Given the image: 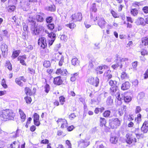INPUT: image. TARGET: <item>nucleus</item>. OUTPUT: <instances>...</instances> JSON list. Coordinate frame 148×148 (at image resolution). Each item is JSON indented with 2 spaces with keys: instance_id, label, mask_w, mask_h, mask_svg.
I'll return each mask as SVG.
<instances>
[{
  "instance_id": "cd10ccee",
  "label": "nucleus",
  "mask_w": 148,
  "mask_h": 148,
  "mask_svg": "<svg viewBox=\"0 0 148 148\" xmlns=\"http://www.w3.org/2000/svg\"><path fill=\"white\" fill-rule=\"evenodd\" d=\"M21 53L20 50H14L12 52L11 57L13 59H14L17 58Z\"/></svg>"
},
{
  "instance_id": "7ed1b4c3",
  "label": "nucleus",
  "mask_w": 148,
  "mask_h": 148,
  "mask_svg": "<svg viewBox=\"0 0 148 148\" xmlns=\"http://www.w3.org/2000/svg\"><path fill=\"white\" fill-rule=\"evenodd\" d=\"M121 123V121L118 118L112 119L109 121V128L112 129H116L120 125Z\"/></svg>"
},
{
  "instance_id": "680f3d73",
  "label": "nucleus",
  "mask_w": 148,
  "mask_h": 148,
  "mask_svg": "<svg viewBox=\"0 0 148 148\" xmlns=\"http://www.w3.org/2000/svg\"><path fill=\"white\" fill-rule=\"evenodd\" d=\"M121 78L122 79L127 78H128L127 74L125 72L122 73L121 75Z\"/></svg>"
},
{
  "instance_id": "3c124183",
  "label": "nucleus",
  "mask_w": 148,
  "mask_h": 148,
  "mask_svg": "<svg viewBox=\"0 0 148 148\" xmlns=\"http://www.w3.org/2000/svg\"><path fill=\"white\" fill-rule=\"evenodd\" d=\"M43 65L46 68H48L50 66L51 64L50 62L48 60H45L43 62Z\"/></svg>"
},
{
  "instance_id": "412c9836",
  "label": "nucleus",
  "mask_w": 148,
  "mask_h": 148,
  "mask_svg": "<svg viewBox=\"0 0 148 148\" xmlns=\"http://www.w3.org/2000/svg\"><path fill=\"white\" fill-rule=\"evenodd\" d=\"M44 27L40 25L38 27H36L33 30V34L35 35H38L39 34L42 30H43Z\"/></svg>"
},
{
  "instance_id": "de8ad7c7",
  "label": "nucleus",
  "mask_w": 148,
  "mask_h": 148,
  "mask_svg": "<svg viewBox=\"0 0 148 148\" xmlns=\"http://www.w3.org/2000/svg\"><path fill=\"white\" fill-rule=\"evenodd\" d=\"M1 84L4 88H8V86L6 84V81L4 78L2 79L1 82Z\"/></svg>"
},
{
  "instance_id": "7c9ffc66",
  "label": "nucleus",
  "mask_w": 148,
  "mask_h": 148,
  "mask_svg": "<svg viewBox=\"0 0 148 148\" xmlns=\"http://www.w3.org/2000/svg\"><path fill=\"white\" fill-rule=\"evenodd\" d=\"M118 138L116 136H111L110 138V142L112 143L115 144L117 142Z\"/></svg>"
},
{
  "instance_id": "a878e982",
  "label": "nucleus",
  "mask_w": 148,
  "mask_h": 148,
  "mask_svg": "<svg viewBox=\"0 0 148 148\" xmlns=\"http://www.w3.org/2000/svg\"><path fill=\"white\" fill-rule=\"evenodd\" d=\"M130 84L129 82H126L122 84L121 89L123 90H126L130 88Z\"/></svg>"
},
{
  "instance_id": "2f4dec72",
  "label": "nucleus",
  "mask_w": 148,
  "mask_h": 148,
  "mask_svg": "<svg viewBox=\"0 0 148 148\" xmlns=\"http://www.w3.org/2000/svg\"><path fill=\"white\" fill-rule=\"evenodd\" d=\"M130 13L132 15L134 16L138 15V12L137 9L135 8H132L130 10Z\"/></svg>"
},
{
  "instance_id": "69168bd1",
  "label": "nucleus",
  "mask_w": 148,
  "mask_h": 148,
  "mask_svg": "<svg viewBox=\"0 0 148 148\" xmlns=\"http://www.w3.org/2000/svg\"><path fill=\"white\" fill-rule=\"evenodd\" d=\"M133 86H137L138 84V81L137 79H134L132 82Z\"/></svg>"
},
{
  "instance_id": "49530a36",
  "label": "nucleus",
  "mask_w": 148,
  "mask_h": 148,
  "mask_svg": "<svg viewBox=\"0 0 148 148\" xmlns=\"http://www.w3.org/2000/svg\"><path fill=\"white\" fill-rule=\"evenodd\" d=\"M66 26L71 29H73L75 27L76 25L73 23H69L66 25Z\"/></svg>"
},
{
  "instance_id": "f8f14e48",
  "label": "nucleus",
  "mask_w": 148,
  "mask_h": 148,
  "mask_svg": "<svg viewBox=\"0 0 148 148\" xmlns=\"http://www.w3.org/2000/svg\"><path fill=\"white\" fill-rule=\"evenodd\" d=\"M38 44L42 49H45L47 48V44L46 38L42 37L39 38L38 40Z\"/></svg>"
},
{
  "instance_id": "4be33fe9",
  "label": "nucleus",
  "mask_w": 148,
  "mask_h": 148,
  "mask_svg": "<svg viewBox=\"0 0 148 148\" xmlns=\"http://www.w3.org/2000/svg\"><path fill=\"white\" fill-rule=\"evenodd\" d=\"M96 3H94L92 4V6L90 9L91 11L90 13V17L92 19L95 17V15H93V12H96L97 11V9L96 8Z\"/></svg>"
},
{
  "instance_id": "f704fd0d",
  "label": "nucleus",
  "mask_w": 148,
  "mask_h": 148,
  "mask_svg": "<svg viewBox=\"0 0 148 148\" xmlns=\"http://www.w3.org/2000/svg\"><path fill=\"white\" fill-rule=\"evenodd\" d=\"M141 55L143 57L148 55V51L145 48L143 49L140 51Z\"/></svg>"
},
{
  "instance_id": "052dcab7",
  "label": "nucleus",
  "mask_w": 148,
  "mask_h": 148,
  "mask_svg": "<svg viewBox=\"0 0 148 148\" xmlns=\"http://www.w3.org/2000/svg\"><path fill=\"white\" fill-rule=\"evenodd\" d=\"M40 143L41 144H47V145L49 143V140L47 139H44L40 141Z\"/></svg>"
},
{
  "instance_id": "0e129e2a",
  "label": "nucleus",
  "mask_w": 148,
  "mask_h": 148,
  "mask_svg": "<svg viewBox=\"0 0 148 148\" xmlns=\"http://www.w3.org/2000/svg\"><path fill=\"white\" fill-rule=\"evenodd\" d=\"M141 110V108L139 106H137L136 107L135 111L136 114H137L140 112Z\"/></svg>"
},
{
  "instance_id": "6e6552de",
  "label": "nucleus",
  "mask_w": 148,
  "mask_h": 148,
  "mask_svg": "<svg viewBox=\"0 0 148 148\" xmlns=\"http://www.w3.org/2000/svg\"><path fill=\"white\" fill-rule=\"evenodd\" d=\"M83 18L82 13L80 12H75L72 15L71 18L74 22H79L81 21Z\"/></svg>"
},
{
  "instance_id": "dca6fc26",
  "label": "nucleus",
  "mask_w": 148,
  "mask_h": 148,
  "mask_svg": "<svg viewBox=\"0 0 148 148\" xmlns=\"http://www.w3.org/2000/svg\"><path fill=\"white\" fill-rule=\"evenodd\" d=\"M63 81L60 76H58L53 78V83L56 86H60L63 84Z\"/></svg>"
},
{
  "instance_id": "c85d7f7f",
  "label": "nucleus",
  "mask_w": 148,
  "mask_h": 148,
  "mask_svg": "<svg viewBox=\"0 0 148 148\" xmlns=\"http://www.w3.org/2000/svg\"><path fill=\"white\" fill-rule=\"evenodd\" d=\"M106 121L105 118L102 117L100 118L99 126L100 127L106 126Z\"/></svg>"
},
{
  "instance_id": "20e7f679",
  "label": "nucleus",
  "mask_w": 148,
  "mask_h": 148,
  "mask_svg": "<svg viewBox=\"0 0 148 148\" xmlns=\"http://www.w3.org/2000/svg\"><path fill=\"white\" fill-rule=\"evenodd\" d=\"M94 21H97V25L101 29L104 28L107 23L105 19L103 17L96 16Z\"/></svg>"
},
{
  "instance_id": "e2e57ef3",
  "label": "nucleus",
  "mask_w": 148,
  "mask_h": 148,
  "mask_svg": "<svg viewBox=\"0 0 148 148\" xmlns=\"http://www.w3.org/2000/svg\"><path fill=\"white\" fill-rule=\"evenodd\" d=\"M23 29L24 31L25 32H28V27L25 23H23Z\"/></svg>"
},
{
  "instance_id": "0eeeda50",
  "label": "nucleus",
  "mask_w": 148,
  "mask_h": 148,
  "mask_svg": "<svg viewBox=\"0 0 148 148\" xmlns=\"http://www.w3.org/2000/svg\"><path fill=\"white\" fill-rule=\"evenodd\" d=\"M126 142L128 144L130 145L135 143L137 141V140L134 136L132 134L127 133L126 135Z\"/></svg>"
},
{
  "instance_id": "37998d69",
  "label": "nucleus",
  "mask_w": 148,
  "mask_h": 148,
  "mask_svg": "<svg viewBox=\"0 0 148 148\" xmlns=\"http://www.w3.org/2000/svg\"><path fill=\"white\" fill-rule=\"evenodd\" d=\"M8 7L7 11L8 12H13L16 9V7L13 5L9 6Z\"/></svg>"
},
{
  "instance_id": "c756f323",
  "label": "nucleus",
  "mask_w": 148,
  "mask_h": 148,
  "mask_svg": "<svg viewBox=\"0 0 148 148\" xmlns=\"http://www.w3.org/2000/svg\"><path fill=\"white\" fill-rule=\"evenodd\" d=\"M134 121L138 124H139L142 121V115L141 114L138 113L137 116L135 117Z\"/></svg>"
},
{
  "instance_id": "c9c22d12",
  "label": "nucleus",
  "mask_w": 148,
  "mask_h": 148,
  "mask_svg": "<svg viewBox=\"0 0 148 148\" xmlns=\"http://www.w3.org/2000/svg\"><path fill=\"white\" fill-rule=\"evenodd\" d=\"M24 99L26 103L27 104H30L32 101L31 98L27 95L25 97Z\"/></svg>"
},
{
  "instance_id": "bf43d9fd",
  "label": "nucleus",
  "mask_w": 148,
  "mask_h": 148,
  "mask_svg": "<svg viewBox=\"0 0 148 148\" xmlns=\"http://www.w3.org/2000/svg\"><path fill=\"white\" fill-rule=\"evenodd\" d=\"M65 144L68 146L67 148H72V144L69 140H67L66 141Z\"/></svg>"
},
{
  "instance_id": "bb28decb",
  "label": "nucleus",
  "mask_w": 148,
  "mask_h": 148,
  "mask_svg": "<svg viewBox=\"0 0 148 148\" xmlns=\"http://www.w3.org/2000/svg\"><path fill=\"white\" fill-rule=\"evenodd\" d=\"M17 147L18 148H20L18 140L14 141L12 143L10 144L8 147L9 148H16Z\"/></svg>"
},
{
  "instance_id": "5701e85b",
  "label": "nucleus",
  "mask_w": 148,
  "mask_h": 148,
  "mask_svg": "<svg viewBox=\"0 0 148 148\" xmlns=\"http://www.w3.org/2000/svg\"><path fill=\"white\" fill-rule=\"evenodd\" d=\"M67 71L65 69H62L60 68L57 69L56 73L58 75H62L65 76L66 75Z\"/></svg>"
},
{
  "instance_id": "864d4df0",
  "label": "nucleus",
  "mask_w": 148,
  "mask_h": 148,
  "mask_svg": "<svg viewBox=\"0 0 148 148\" xmlns=\"http://www.w3.org/2000/svg\"><path fill=\"white\" fill-rule=\"evenodd\" d=\"M53 20V17L52 16H49L47 17L46 19V21L47 23H50Z\"/></svg>"
},
{
  "instance_id": "4468645a",
  "label": "nucleus",
  "mask_w": 148,
  "mask_h": 148,
  "mask_svg": "<svg viewBox=\"0 0 148 148\" xmlns=\"http://www.w3.org/2000/svg\"><path fill=\"white\" fill-rule=\"evenodd\" d=\"M26 79L23 76H21L16 78L15 79V82L18 85L20 86H23V84L22 81L25 82Z\"/></svg>"
},
{
  "instance_id": "58836bf2",
  "label": "nucleus",
  "mask_w": 148,
  "mask_h": 148,
  "mask_svg": "<svg viewBox=\"0 0 148 148\" xmlns=\"http://www.w3.org/2000/svg\"><path fill=\"white\" fill-rule=\"evenodd\" d=\"M111 114V112L110 110H108L105 111L103 113V117L107 118L109 117Z\"/></svg>"
},
{
  "instance_id": "b1692460",
  "label": "nucleus",
  "mask_w": 148,
  "mask_h": 148,
  "mask_svg": "<svg viewBox=\"0 0 148 148\" xmlns=\"http://www.w3.org/2000/svg\"><path fill=\"white\" fill-rule=\"evenodd\" d=\"M18 113L20 115V118L21 119V121L23 122H24L26 118L25 114L23 111L20 108L18 109Z\"/></svg>"
},
{
  "instance_id": "1a4fd4ad",
  "label": "nucleus",
  "mask_w": 148,
  "mask_h": 148,
  "mask_svg": "<svg viewBox=\"0 0 148 148\" xmlns=\"http://www.w3.org/2000/svg\"><path fill=\"white\" fill-rule=\"evenodd\" d=\"M87 82L90 84L93 85L95 87L98 86L99 82V79L97 77L95 78L91 77H89L87 80Z\"/></svg>"
},
{
  "instance_id": "603ef678",
  "label": "nucleus",
  "mask_w": 148,
  "mask_h": 148,
  "mask_svg": "<svg viewBox=\"0 0 148 148\" xmlns=\"http://www.w3.org/2000/svg\"><path fill=\"white\" fill-rule=\"evenodd\" d=\"M48 10L50 12H54L56 10V7L54 5H50L48 7Z\"/></svg>"
},
{
  "instance_id": "473e14b6",
  "label": "nucleus",
  "mask_w": 148,
  "mask_h": 148,
  "mask_svg": "<svg viewBox=\"0 0 148 148\" xmlns=\"http://www.w3.org/2000/svg\"><path fill=\"white\" fill-rule=\"evenodd\" d=\"M48 34V36L52 39L55 40L56 37V34L53 32H51L49 33L48 32L47 33Z\"/></svg>"
},
{
  "instance_id": "423d86ee",
  "label": "nucleus",
  "mask_w": 148,
  "mask_h": 148,
  "mask_svg": "<svg viewBox=\"0 0 148 148\" xmlns=\"http://www.w3.org/2000/svg\"><path fill=\"white\" fill-rule=\"evenodd\" d=\"M58 127L62 129L67 127L68 123L67 120L64 118H59L56 121Z\"/></svg>"
},
{
  "instance_id": "39448f33",
  "label": "nucleus",
  "mask_w": 148,
  "mask_h": 148,
  "mask_svg": "<svg viewBox=\"0 0 148 148\" xmlns=\"http://www.w3.org/2000/svg\"><path fill=\"white\" fill-rule=\"evenodd\" d=\"M108 83L111 86L110 88V92L112 94H114L118 89L117 85V82L115 80H110L109 81Z\"/></svg>"
},
{
  "instance_id": "ddd939ff",
  "label": "nucleus",
  "mask_w": 148,
  "mask_h": 148,
  "mask_svg": "<svg viewBox=\"0 0 148 148\" xmlns=\"http://www.w3.org/2000/svg\"><path fill=\"white\" fill-rule=\"evenodd\" d=\"M89 144V142L86 139L81 140L78 142V147L81 148L86 147Z\"/></svg>"
},
{
  "instance_id": "09e8293b",
  "label": "nucleus",
  "mask_w": 148,
  "mask_h": 148,
  "mask_svg": "<svg viewBox=\"0 0 148 148\" xmlns=\"http://www.w3.org/2000/svg\"><path fill=\"white\" fill-rule=\"evenodd\" d=\"M64 34L62 35L61 36L60 38L61 39L64 40V41L66 40L67 39V32H64Z\"/></svg>"
},
{
  "instance_id": "9b49d317",
  "label": "nucleus",
  "mask_w": 148,
  "mask_h": 148,
  "mask_svg": "<svg viewBox=\"0 0 148 148\" xmlns=\"http://www.w3.org/2000/svg\"><path fill=\"white\" fill-rule=\"evenodd\" d=\"M138 25H141L143 26L148 24V17L144 18L143 17H139L138 18L136 22Z\"/></svg>"
},
{
  "instance_id": "6ab92c4d",
  "label": "nucleus",
  "mask_w": 148,
  "mask_h": 148,
  "mask_svg": "<svg viewBox=\"0 0 148 148\" xmlns=\"http://www.w3.org/2000/svg\"><path fill=\"white\" fill-rule=\"evenodd\" d=\"M141 131L144 133H146L148 131V121H145L143 123L141 128Z\"/></svg>"
},
{
  "instance_id": "9d476101",
  "label": "nucleus",
  "mask_w": 148,
  "mask_h": 148,
  "mask_svg": "<svg viewBox=\"0 0 148 148\" xmlns=\"http://www.w3.org/2000/svg\"><path fill=\"white\" fill-rule=\"evenodd\" d=\"M24 91L26 95L33 96L35 94L36 89L35 88H32V87H26L25 88Z\"/></svg>"
},
{
  "instance_id": "f03ea898",
  "label": "nucleus",
  "mask_w": 148,
  "mask_h": 148,
  "mask_svg": "<svg viewBox=\"0 0 148 148\" xmlns=\"http://www.w3.org/2000/svg\"><path fill=\"white\" fill-rule=\"evenodd\" d=\"M116 58L114 60L115 64L111 66V67L114 70H115L118 68L121 69L123 67L122 62L128 60V58H122L118 55H116Z\"/></svg>"
},
{
  "instance_id": "e433bc0d",
  "label": "nucleus",
  "mask_w": 148,
  "mask_h": 148,
  "mask_svg": "<svg viewBox=\"0 0 148 148\" xmlns=\"http://www.w3.org/2000/svg\"><path fill=\"white\" fill-rule=\"evenodd\" d=\"M103 69L102 66L100 65L97 67L95 70L97 74H101L103 73V71H101Z\"/></svg>"
},
{
  "instance_id": "79ce46f5",
  "label": "nucleus",
  "mask_w": 148,
  "mask_h": 148,
  "mask_svg": "<svg viewBox=\"0 0 148 148\" xmlns=\"http://www.w3.org/2000/svg\"><path fill=\"white\" fill-rule=\"evenodd\" d=\"M110 13L111 14L112 16L113 17L116 18H118L119 17V16L118 14L114 11L113 10H111L110 11Z\"/></svg>"
},
{
  "instance_id": "c03bdc74",
  "label": "nucleus",
  "mask_w": 148,
  "mask_h": 148,
  "mask_svg": "<svg viewBox=\"0 0 148 148\" xmlns=\"http://www.w3.org/2000/svg\"><path fill=\"white\" fill-rule=\"evenodd\" d=\"M59 99L60 105H63L65 101V97L63 96H61L59 97Z\"/></svg>"
},
{
  "instance_id": "6e6d98bb",
  "label": "nucleus",
  "mask_w": 148,
  "mask_h": 148,
  "mask_svg": "<svg viewBox=\"0 0 148 148\" xmlns=\"http://www.w3.org/2000/svg\"><path fill=\"white\" fill-rule=\"evenodd\" d=\"M121 100H122L121 99H115V103L117 106H119L121 105L122 103Z\"/></svg>"
},
{
  "instance_id": "4c0bfd02",
  "label": "nucleus",
  "mask_w": 148,
  "mask_h": 148,
  "mask_svg": "<svg viewBox=\"0 0 148 148\" xmlns=\"http://www.w3.org/2000/svg\"><path fill=\"white\" fill-rule=\"evenodd\" d=\"M5 64L6 66L7 67L9 71H12V66L10 61L9 60L6 61Z\"/></svg>"
},
{
  "instance_id": "72a5a7b5",
  "label": "nucleus",
  "mask_w": 148,
  "mask_h": 148,
  "mask_svg": "<svg viewBox=\"0 0 148 148\" xmlns=\"http://www.w3.org/2000/svg\"><path fill=\"white\" fill-rule=\"evenodd\" d=\"M126 109V106L125 105H123L121 109H119L118 112L120 116H121L123 114L124 111H125Z\"/></svg>"
},
{
  "instance_id": "ea45409f",
  "label": "nucleus",
  "mask_w": 148,
  "mask_h": 148,
  "mask_svg": "<svg viewBox=\"0 0 148 148\" xmlns=\"http://www.w3.org/2000/svg\"><path fill=\"white\" fill-rule=\"evenodd\" d=\"M79 63V61L76 58H74L71 60V64L72 65L75 66L77 65Z\"/></svg>"
},
{
  "instance_id": "a18cd8bd",
  "label": "nucleus",
  "mask_w": 148,
  "mask_h": 148,
  "mask_svg": "<svg viewBox=\"0 0 148 148\" xmlns=\"http://www.w3.org/2000/svg\"><path fill=\"white\" fill-rule=\"evenodd\" d=\"M44 88L45 89L44 90L45 92L47 93H48L50 91V87L49 84H46L44 86Z\"/></svg>"
},
{
  "instance_id": "4d7b16f0",
  "label": "nucleus",
  "mask_w": 148,
  "mask_h": 148,
  "mask_svg": "<svg viewBox=\"0 0 148 148\" xmlns=\"http://www.w3.org/2000/svg\"><path fill=\"white\" fill-rule=\"evenodd\" d=\"M76 117V116L75 113H71L69 115L68 117L71 120H73Z\"/></svg>"
},
{
  "instance_id": "8fccbe9b",
  "label": "nucleus",
  "mask_w": 148,
  "mask_h": 148,
  "mask_svg": "<svg viewBox=\"0 0 148 148\" xmlns=\"http://www.w3.org/2000/svg\"><path fill=\"white\" fill-rule=\"evenodd\" d=\"M48 29L52 31L55 27V25L54 23H49L47 25Z\"/></svg>"
},
{
  "instance_id": "13d9d810",
  "label": "nucleus",
  "mask_w": 148,
  "mask_h": 148,
  "mask_svg": "<svg viewBox=\"0 0 148 148\" xmlns=\"http://www.w3.org/2000/svg\"><path fill=\"white\" fill-rule=\"evenodd\" d=\"M138 64V62L137 61H135L133 62L132 64V66L134 69L136 70V67Z\"/></svg>"
},
{
  "instance_id": "338daca9",
  "label": "nucleus",
  "mask_w": 148,
  "mask_h": 148,
  "mask_svg": "<svg viewBox=\"0 0 148 148\" xmlns=\"http://www.w3.org/2000/svg\"><path fill=\"white\" fill-rule=\"evenodd\" d=\"M143 75L144 79H147L148 78V68L145 71Z\"/></svg>"
},
{
  "instance_id": "5fc2aeb1",
  "label": "nucleus",
  "mask_w": 148,
  "mask_h": 148,
  "mask_svg": "<svg viewBox=\"0 0 148 148\" xmlns=\"http://www.w3.org/2000/svg\"><path fill=\"white\" fill-rule=\"evenodd\" d=\"M32 120V119L31 117H29L27 118L25 125V127L26 128H28V127L29 125L30 124Z\"/></svg>"
},
{
  "instance_id": "f3484780",
  "label": "nucleus",
  "mask_w": 148,
  "mask_h": 148,
  "mask_svg": "<svg viewBox=\"0 0 148 148\" xmlns=\"http://www.w3.org/2000/svg\"><path fill=\"white\" fill-rule=\"evenodd\" d=\"M148 45V37L145 36L143 37L141 40V42L139 45V47L140 48H142L144 46Z\"/></svg>"
},
{
  "instance_id": "393cba45",
  "label": "nucleus",
  "mask_w": 148,
  "mask_h": 148,
  "mask_svg": "<svg viewBox=\"0 0 148 148\" xmlns=\"http://www.w3.org/2000/svg\"><path fill=\"white\" fill-rule=\"evenodd\" d=\"M104 76L108 81L112 77V75L111 73V71L108 70L106 71L103 75Z\"/></svg>"
},
{
  "instance_id": "774afa93",
  "label": "nucleus",
  "mask_w": 148,
  "mask_h": 148,
  "mask_svg": "<svg viewBox=\"0 0 148 148\" xmlns=\"http://www.w3.org/2000/svg\"><path fill=\"white\" fill-rule=\"evenodd\" d=\"M142 10L145 13H148V6H145L143 7Z\"/></svg>"
},
{
  "instance_id": "aec40b11",
  "label": "nucleus",
  "mask_w": 148,
  "mask_h": 148,
  "mask_svg": "<svg viewBox=\"0 0 148 148\" xmlns=\"http://www.w3.org/2000/svg\"><path fill=\"white\" fill-rule=\"evenodd\" d=\"M44 14L43 13L39 12L36 15L35 19L38 22H42L43 21L44 19L43 17Z\"/></svg>"
},
{
  "instance_id": "a211bd4d",
  "label": "nucleus",
  "mask_w": 148,
  "mask_h": 148,
  "mask_svg": "<svg viewBox=\"0 0 148 148\" xmlns=\"http://www.w3.org/2000/svg\"><path fill=\"white\" fill-rule=\"evenodd\" d=\"M27 58L26 56L25 55H22L19 56L17 59L19 61L20 63L23 65L26 66L27 64L25 61V60Z\"/></svg>"
},
{
  "instance_id": "a19ab883",
  "label": "nucleus",
  "mask_w": 148,
  "mask_h": 148,
  "mask_svg": "<svg viewBox=\"0 0 148 148\" xmlns=\"http://www.w3.org/2000/svg\"><path fill=\"white\" fill-rule=\"evenodd\" d=\"M123 99L126 103H129L132 100L131 97L128 95H125L123 97Z\"/></svg>"
},
{
  "instance_id": "2eb2a0df",
  "label": "nucleus",
  "mask_w": 148,
  "mask_h": 148,
  "mask_svg": "<svg viewBox=\"0 0 148 148\" xmlns=\"http://www.w3.org/2000/svg\"><path fill=\"white\" fill-rule=\"evenodd\" d=\"M1 49L2 55L4 58H5L8 54V46L5 43H3L1 46Z\"/></svg>"
},
{
  "instance_id": "f257e3e1",
  "label": "nucleus",
  "mask_w": 148,
  "mask_h": 148,
  "mask_svg": "<svg viewBox=\"0 0 148 148\" xmlns=\"http://www.w3.org/2000/svg\"><path fill=\"white\" fill-rule=\"evenodd\" d=\"M15 114L13 111L9 109L3 110L0 115L1 119L4 121L9 120H14Z\"/></svg>"
}]
</instances>
